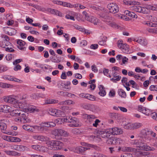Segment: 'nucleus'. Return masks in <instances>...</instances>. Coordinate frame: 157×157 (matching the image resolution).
I'll return each mask as SVG.
<instances>
[{"instance_id": "obj_43", "label": "nucleus", "mask_w": 157, "mask_h": 157, "mask_svg": "<svg viewBox=\"0 0 157 157\" xmlns=\"http://www.w3.org/2000/svg\"><path fill=\"white\" fill-rule=\"evenodd\" d=\"M56 109H51L49 110L48 113L52 116H55L56 113Z\"/></svg>"}, {"instance_id": "obj_23", "label": "nucleus", "mask_w": 157, "mask_h": 157, "mask_svg": "<svg viewBox=\"0 0 157 157\" xmlns=\"http://www.w3.org/2000/svg\"><path fill=\"white\" fill-rule=\"evenodd\" d=\"M136 42L143 46H146L147 44V40L145 39H142L141 38H138L136 40Z\"/></svg>"}, {"instance_id": "obj_64", "label": "nucleus", "mask_w": 157, "mask_h": 157, "mask_svg": "<svg viewBox=\"0 0 157 157\" xmlns=\"http://www.w3.org/2000/svg\"><path fill=\"white\" fill-rule=\"evenodd\" d=\"M39 96V94H34L31 95V97L32 99L36 100L38 99Z\"/></svg>"}, {"instance_id": "obj_31", "label": "nucleus", "mask_w": 157, "mask_h": 157, "mask_svg": "<svg viewBox=\"0 0 157 157\" xmlns=\"http://www.w3.org/2000/svg\"><path fill=\"white\" fill-rule=\"evenodd\" d=\"M121 49L124 53H128L129 52L128 45L126 44H124Z\"/></svg>"}, {"instance_id": "obj_59", "label": "nucleus", "mask_w": 157, "mask_h": 157, "mask_svg": "<svg viewBox=\"0 0 157 157\" xmlns=\"http://www.w3.org/2000/svg\"><path fill=\"white\" fill-rule=\"evenodd\" d=\"M63 6L64 7H67L69 8H72V5L70 3L63 2Z\"/></svg>"}, {"instance_id": "obj_29", "label": "nucleus", "mask_w": 157, "mask_h": 157, "mask_svg": "<svg viewBox=\"0 0 157 157\" xmlns=\"http://www.w3.org/2000/svg\"><path fill=\"white\" fill-rule=\"evenodd\" d=\"M0 87L3 88H12L13 87V86L12 85L9 84L0 82Z\"/></svg>"}, {"instance_id": "obj_22", "label": "nucleus", "mask_w": 157, "mask_h": 157, "mask_svg": "<svg viewBox=\"0 0 157 157\" xmlns=\"http://www.w3.org/2000/svg\"><path fill=\"white\" fill-rule=\"evenodd\" d=\"M142 7L139 6H133L130 7L131 10L140 13L141 12Z\"/></svg>"}, {"instance_id": "obj_18", "label": "nucleus", "mask_w": 157, "mask_h": 157, "mask_svg": "<svg viewBox=\"0 0 157 157\" xmlns=\"http://www.w3.org/2000/svg\"><path fill=\"white\" fill-rule=\"evenodd\" d=\"M141 139V140H132L131 144L133 145H137V147L139 148V147L142 145L144 143Z\"/></svg>"}, {"instance_id": "obj_45", "label": "nucleus", "mask_w": 157, "mask_h": 157, "mask_svg": "<svg viewBox=\"0 0 157 157\" xmlns=\"http://www.w3.org/2000/svg\"><path fill=\"white\" fill-rule=\"evenodd\" d=\"M21 121L23 122L24 123L30 122L31 121V120L27 116L25 117H24L23 118H21Z\"/></svg>"}, {"instance_id": "obj_26", "label": "nucleus", "mask_w": 157, "mask_h": 157, "mask_svg": "<svg viewBox=\"0 0 157 157\" xmlns=\"http://www.w3.org/2000/svg\"><path fill=\"white\" fill-rule=\"evenodd\" d=\"M69 118L67 117L63 118H58L55 121V122L57 123L58 124H61V122L62 121H63L64 122H68V121L69 120Z\"/></svg>"}, {"instance_id": "obj_10", "label": "nucleus", "mask_w": 157, "mask_h": 157, "mask_svg": "<svg viewBox=\"0 0 157 157\" xmlns=\"http://www.w3.org/2000/svg\"><path fill=\"white\" fill-rule=\"evenodd\" d=\"M7 125L6 124L0 121V129L2 132L4 133L10 134L9 132L6 131Z\"/></svg>"}, {"instance_id": "obj_17", "label": "nucleus", "mask_w": 157, "mask_h": 157, "mask_svg": "<svg viewBox=\"0 0 157 157\" xmlns=\"http://www.w3.org/2000/svg\"><path fill=\"white\" fill-rule=\"evenodd\" d=\"M98 88L99 90V92L98 94L101 96L104 97L106 94V92L105 90V88L103 85H100L98 86Z\"/></svg>"}, {"instance_id": "obj_47", "label": "nucleus", "mask_w": 157, "mask_h": 157, "mask_svg": "<svg viewBox=\"0 0 157 157\" xmlns=\"http://www.w3.org/2000/svg\"><path fill=\"white\" fill-rule=\"evenodd\" d=\"M128 79L127 78L125 77H123L122 78L121 80V82L122 83H125V85L127 86H130V84H129V83L127 82Z\"/></svg>"}, {"instance_id": "obj_8", "label": "nucleus", "mask_w": 157, "mask_h": 157, "mask_svg": "<svg viewBox=\"0 0 157 157\" xmlns=\"http://www.w3.org/2000/svg\"><path fill=\"white\" fill-rule=\"evenodd\" d=\"M118 149L119 151L121 150L123 151L133 152L134 153H135L137 151L136 148L127 147H119Z\"/></svg>"}, {"instance_id": "obj_40", "label": "nucleus", "mask_w": 157, "mask_h": 157, "mask_svg": "<svg viewBox=\"0 0 157 157\" xmlns=\"http://www.w3.org/2000/svg\"><path fill=\"white\" fill-rule=\"evenodd\" d=\"M143 126V124L140 123H133V129H136L141 127Z\"/></svg>"}, {"instance_id": "obj_62", "label": "nucleus", "mask_w": 157, "mask_h": 157, "mask_svg": "<svg viewBox=\"0 0 157 157\" xmlns=\"http://www.w3.org/2000/svg\"><path fill=\"white\" fill-rule=\"evenodd\" d=\"M52 157H65L64 155H60L59 154V152H56L54 153Z\"/></svg>"}, {"instance_id": "obj_14", "label": "nucleus", "mask_w": 157, "mask_h": 157, "mask_svg": "<svg viewBox=\"0 0 157 157\" xmlns=\"http://www.w3.org/2000/svg\"><path fill=\"white\" fill-rule=\"evenodd\" d=\"M86 20L93 23L95 25H97L99 21V20L97 18L91 16L88 17L86 18Z\"/></svg>"}, {"instance_id": "obj_51", "label": "nucleus", "mask_w": 157, "mask_h": 157, "mask_svg": "<svg viewBox=\"0 0 157 157\" xmlns=\"http://www.w3.org/2000/svg\"><path fill=\"white\" fill-rule=\"evenodd\" d=\"M32 148L34 150L37 151H40V146L38 145H34L31 146Z\"/></svg>"}, {"instance_id": "obj_9", "label": "nucleus", "mask_w": 157, "mask_h": 157, "mask_svg": "<svg viewBox=\"0 0 157 157\" xmlns=\"http://www.w3.org/2000/svg\"><path fill=\"white\" fill-rule=\"evenodd\" d=\"M3 100L5 102L10 103H15L17 102V100L13 98L11 95L5 96Z\"/></svg>"}, {"instance_id": "obj_16", "label": "nucleus", "mask_w": 157, "mask_h": 157, "mask_svg": "<svg viewBox=\"0 0 157 157\" xmlns=\"http://www.w3.org/2000/svg\"><path fill=\"white\" fill-rule=\"evenodd\" d=\"M2 78L5 79H7L9 80L14 81L16 82H19L20 80L15 78L13 76L9 75H5L2 76Z\"/></svg>"}, {"instance_id": "obj_6", "label": "nucleus", "mask_w": 157, "mask_h": 157, "mask_svg": "<svg viewBox=\"0 0 157 157\" xmlns=\"http://www.w3.org/2000/svg\"><path fill=\"white\" fill-rule=\"evenodd\" d=\"M33 138L36 140H38L42 142H45L48 140L49 138L47 136L43 135H36L32 136Z\"/></svg>"}, {"instance_id": "obj_54", "label": "nucleus", "mask_w": 157, "mask_h": 157, "mask_svg": "<svg viewBox=\"0 0 157 157\" xmlns=\"http://www.w3.org/2000/svg\"><path fill=\"white\" fill-rule=\"evenodd\" d=\"M151 91H157V85H151L149 88Z\"/></svg>"}, {"instance_id": "obj_53", "label": "nucleus", "mask_w": 157, "mask_h": 157, "mask_svg": "<svg viewBox=\"0 0 157 157\" xmlns=\"http://www.w3.org/2000/svg\"><path fill=\"white\" fill-rule=\"evenodd\" d=\"M122 40H119L117 42V45L118 47L121 49L124 44L122 43Z\"/></svg>"}, {"instance_id": "obj_46", "label": "nucleus", "mask_w": 157, "mask_h": 157, "mask_svg": "<svg viewBox=\"0 0 157 157\" xmlns=\"http://www.w3.org/2000/svg\"><path fill=\"white\" fill-rule=\"evenodd\" d=\"M40 124L41 125V126H42L43 128H44V131H46L47 130V128H48V122H42Z\"/></svg>"}, {"instance_id": "obj_35", "label": "nucleus", "mask_w": 157, "mask_h": 157, "mask_svg": "<svg viewBox=\"0 0 157 157\" xmlns=\"http://www.w3.org/2000/svg\"><path fill=\"white\" fill-rule=\"evenodd\" d=\"M56 113L55 116L56 117H61L64 116V113L62 111L60 110L56 109Z\"/></svg>"}, {"instance_id": "obj_21", "label": "nucleus", "mask_w": 157, "mask_h": 157, "mask_svg": "<svg viewBox=\"0 0 157 157\" xmlns=\"http://www.w3.org/2000/svg\"><path fill=\"white\" fill-rule=\"evenodd\" d=\"M108 130V129L107 131H101L100 133L101 137L103 138H108L110 136L109 134H110Z\"/></svg>"}, {"instance_id": "obj_42", "label": "nucleus", "mask_w": 157, "mask_h": 157, "mask_svg": "<svg viewBox=\"0 0 157 157\" xmlns=\"http://www.w3.org/2000/svg\"><path fill=\"white\" fill-rule=\"evenodd\" d=\"M5 139L8 141L15 142V137L7 136H6V138Z\"/></svg>"}, {"instance_id": "obj_32", "label": "nucleus", "mask_w": 157, "mask_h": 157, "mask_svg": "<svg viewBox=\"0 0 157 157\" xmlns=\"http://www.w3.org/2000/svg\"><path fill=\"white\" fill-rule=\"evenodd\" d=\"M76 149L78 151V152L79 153H82L88 149V148L87 147L80 146L77 147L76 148Z\"/></svg>"}, {"instance_id": "obj_30", "label": "nucleus", "mask_w": 157, "mask_h": 157, "mask_svg": "<svg viewBox=\"0 0 157 157\" xmlns=\"http://www.w3.org/2000/svg\"><path fill=\"white\" fill-rule=\"evenodd\" d=\"M58 100L54 99H48L45 101V104H55L58 103Z\"/></svg>"}, {"instance_id": "obj_19", "label": "nucleus", "mask_w": 157, "mask_h": 157, "mask_svg": "<svg viewBox=\"0 0 157 157\" xmlns=\"http://www.w3.org/2000/svg\"><path fill=\"white\" fill-rule=\"evenodd\" d=\"M107 24L112 28L117 29H121L120 26L117 25L115 22L111 21L110 20L108 21Z\"/></svg>"}, {"instance_id": "obj_55", "label": "nucleus", "mask_w": 157, "mask_h": 157, "mask_svg": "<svg viewBox=\"0 0 157 157\" xmlns=\"http://www.w3.org/2000/svg\"><path fill=\"white\" fill-rule=\"evenodd\" d=\"M145 24H146L148 26L151 27H156L157 26V23L156 24H155L151 22H147Z\"/></svg>"}, {"instance_id": "obj_20", "label": "nucleus", "mask_w": 157, "mask_h": 157, "mask_svg": "<svg viewBox=\"0 0 157 157\" xmlns=\"http://www.w3.org/2000/svg\"><path fill=\"white\" fill-rule=\"evenodd\" d=\"M65 18L68 19H71L74 21H75L73 12L72 11H68L67 12L65 16Z\"/></svg>"}, {"instance_id": "obj_48", "label": "nucleus", "mask_w": 157, "mask_h": 157, "mask_svg": "<svg viewBox=\"0 0 157 157\" xmlns=\"http://www.w3.org/2000/svg\"><path fill=\"white\" fill-rule=\"evenodd\" d=\"M8 69V68L6 66L0 65V73L5 71H7Z\"/></svg>"}, {"instance_id": "obj_61", "label": "nucleus", "mask_w": 157, "mask_h": 157, "mask_svg": "<svg viewBox=\"0 0 157 157\" xmlns=\"http://www.w3.org/2000/svg\"><path fill=\"white\" fill-rule=\"evenodd\" d=\"M113 144H118V138L112 137Z\"/></svg>"}, {"instance_id": "obj_4", "label": "nucleus", "mask_w": 157, "mask_h": 157, "mask_svg": "<svg viewBox=\"0 0 157 157\" xmlns=\"http://www.w3.org/2000/svg\"><path fill=\"white\" fill-rule=\"evenodd\" d=\"M108 131L109 133L113 135L121 134L123 132V130L120 128L114 127L108 129Z\"/></svg>"}, {"instance_id": "obj_11", "label": "nucleus", "mask_w": 157, "mask_h": 157, "mask_svg": "<svg viewBox=\"0 0 157 157\" xmlns=\"http://www.w3.org/2000/svg\"><path fill=\"white\" fill-rule=\"evenodd\" d=\"M144 142V144L139 147V149L146 151H154L155 150V148L153 147H151L147 145L146 144H144L145 142Z\"/></svg>"}, {"instance_id": "obj_63", "label": "nucleus", "mask_w": 157, "mask_h": 157, "mask_svg": "<svg viewBox=\"0 0 157 157\" xmlns=\"http://www.w3.org/2000/svg\"><path fill=\"white\" fill-rule=\"evenodd\" d=\"M89 106L90 110L93 112H95L97 109V107L93 105H89Z\"/></svg>"}, {"instance_id": "obj_13", "label": "nucleus", "mask_w": 157, "mask_h": 157, "mask_svg": "<svg viewBox=\"0 0 157 157\" xmlns=\"http://www.w3.org/2000/svg\"><path fill=\"white\" fill-rule=\"evenodd\" d=\"M112 74L113 78H111L110 80L114 82H116L117 81L120 80L121 78V76L117 75V73L116 72H113Z\"/></svg>"}, {"instance_id": "obj_52", "label": "nucleus", "mask_w": 157, "mask_h": 157, "mask_svg": "<svg viewBox=\"0 0 157 157\" xmlns=\"http://www.w3.org/2000/svg\"><path fill=\"white\" fill-rule=\"evenodd\" d=\"M17 44L18 46H24L25 44V42L21 40H18L17 41Z\"/></svg>"}, {"instance_id": "obj_24", "label": "nucleus", "mask_w": 157, "mask_h": 157, "mask_svg": "<svg viewBox=\"0 0 157 157\" xmlns=\"http://www.w3.org/2000/svg\"><path fill=\"white\" fill-rule=\"evenodd\" d=\"M119 95L123 98H125L126 97V94L125 91L123 89H119L118 91Z\"/></svg>"}, {"instance_id": "obj_1", "label": "nucleus", "mask_w": 157, "mask_h": 157, "mask_svg": "<svg viewBox=\"0 0 157 157\" xmlns=\"http://www.w3.org/2000/svg\"><path fill=\"white\" fill-rule=\"evenodd\" d=\"M150 130L148 128H145L142 129L140 131V136L142 138L143 141L146 143H149L151 140V138L150 136Z\"/></svg>"}, {"instance_id": "obj_28", "label": "nucleus", "mask_w": 157, "mask_h": 157, "mask_svg": "<svg viewBox=\"0 0 157 157\" xmlns=\"http://www.w3.org/2000/svg\"><path fill=\"white\" fill-rule=\"evenodd\" d=\"M34 129L40 132H43L44 131V128L41 126L40 124H39V126L35 125L33 127Z\"/></svg>"}, {"instance_id": "obj_39", "label": "nucleus", "mask_w": 157, "mask_h": 157, "mask_svg": "<svg viewBox=\"0 0 157 157\" xmlns=\"http://www.w3.org/2000/svg\"><path fill=\"white\" fill-rule=\"evenodd\" d=\"M133 123H128L124 126V128L126 129H133Z\"/></svg>"}, {"instance_id": "obj_37", "label": "nucleus", "mask_w": 157, "mask_h": 157, "mask_svg": "<svg viewBox=\"0 0 157 157\" xmlns=\"http://www.w3.org/2000/svg\"><path fill=\"white\" fill-rule=\"evenodd\" d=\"M69 120L68 121V122L70 123H75V122H79L78 119L77 118L74 117H68Z\"/></svg>"}, {"instance_id": "obj_25", "label": "nucleus", "mask_w": 157, "mask_h": 157, "mask_svg": "<svg viewBox=\"0 0 157 157\" xmlns=\"http://www.w3.org/2000/svg\"><path fill=\"white\" fill-rule=\"evenodd\" d=\"M69 118L67 117L63 118H58L55 121V122L57 123L58 124H61V122L62 121H63L64 122H68V121L69 120Z\"/></svg>"}, {"instance_id": "obj_58", "label": "nucleus", "mask_w": 157, "mask_h": 157, "mask_svg": "<svg viewBox=\"0 0 157 157\" xmlns=\"http://www.w3.org/2000/svg\"><path fill=\"white\" fill-rule=\"evenodd\" d=\"M87 99L91 101H94L95 99V98L94 96L88 94Z\"/></svg>"}, {"instance_id": "obj_7", "label": "nucleus", "mask_w": 157, "mask_h": 157, "mask_svg": "<svg viewBox=\"0 0 157 157\" xmlns=\"http://www.w3.org/2000/svg\"><path fill=\"white\" fill-rule=\"evenodd\" d=\"M99 16L101 18V20L106 22V23H108V21L111 20V17L105 13H101L99 14Z\"/></svg>"}, {"instance_id": "obj_36", "label": "nucleus", "mask_w": 157, "mask_h": 157, "mask_svg": "<svg viewBox=\"0 0 157 157\" xmlns=\"http://www.w3.org/2000/svg\"><path fill=\"white\" fill-rule=\"evenodd\" d=\"M28 109L31 112H38L39 111V109L35 106L29 107L28 108Z\"/></svg>"}, {"instance_id": "obj_2", "label": "nucleus", "mask_w": 157, "mask_h": 157, "mask_svg": "<svg viewBox=\"0 0 157 157\" xmlns=\"http://www.w3.org/2000/svg\"><path fill=\"white\" fill-rule=\"evenodd\" d=\"M49 144L53 150H60L63 146V144L62 142L56 140L50 141Z\"/></svg>"}, {"instance_id": "obj_27", "label": "nucleus", "mask_w": 157, "mask_h": 157, "mask_svg": "<svg viewBox=\"0 0 157 157\" xmlns=\"http://www.w3.org/2000/svg\"><path fill=\"white\" fill-rule=\"evenodd\" d=\"M71 84V82L70 81H67L65 83L62 82L61 83L60 85L62 86V88L63 89V90L65 91V89H68L69 88L67 87Z\"/></svg>"}, {"instance_id": "obj_50", "label": "nucleus", "mask_w": 157, "mask_h": 157, "mask_svg": "<svg viewBox=\"0 0 157 157\" xmlns=\"http://www.w3.org/2000/svg\"><path fill=\"white\" fill-rule=\"evenodd\" d=\"M27 148V147L24 146L18 145V149L17 151H23Z\"/></svg>"}, {"instance_id": "obj_34", "label": "nucleus", "mask_w": 157, "mask_h": 157, "mask_svg": "<svg viewBox=\"0 0 157 157\" xmlns=\"http://www.w3.org/2000/svg\"><path fill=\"white\" fill-rule=\"evenodd\" d=\"M3 112L6 113L10 112H10L11 111L10 110V107L6 105H3Z\"/></svg>"}, {"instance_id": "obj_33", "label": "nucleus", "mask_w": 157, "mask_h": 157, "mask_svg": "<svg viewBox=\"0 0 157 157\" xmlns=\"http://www.w3.org/2000/svg\"><path fill=\"white\" fill-rule=\"evenodd\" d=\"M107 38L105 36L103 37L98 42V44L101 45H106V42L107 41Z\"/></svg>"}, {"instance_id": "obj_38", "label": "nucleus", "mask_w": 157, "mask_h": 157, "mask_svg": "<svg viewBox=\"0 0 157 157\" xmlns=\"http://www.w3.org/2000/svg\"><path fill=\"white\" fill-rule=\"evenodd\" d=\"M99 138L96 136H90L88 137V140L91 141H96L98 140Z\"/></svg>"}, {"instance_id": "obj_44", "label": "nucleus", "mask_w": 157, "mask_h": 157, "mask_svg": "<svg viewBox=\"0 0 157 157\" xmlns=\"http://www.w3.org/2000/svg\"><path fill=\"white\" fill-rule=\"evenodd\" d=\"M109 69H107L105 68L103 69V72L104 74L109 78H111V76L109 74Z\"/></svg>"}, {"instance_id": "obj_41", "label": "nucleus", "mask_w": 157, "mask_h": 157, "mask_svg": "<svg viewBox=\"0 0 157 157\" xmlns=\"http://www.w3.org/2000/svg\"><path fill=\"white\" fill-rule=\"evenodd\" d=\"M22 127L24 129L26 130L31 131L32 132L33 131V129L32 128L31 126L27 124L24 125Z\"/></svg>"}, {"instance_id": "obj_56", "label": "nucleus", "mask_w": 157, "mask_h": 157, "mask_svg": "<svg viewBox=\"0 0 157 157\" xmlns=\"http://www.w3.org/2000/svg\"><path fill=\"white\" fill-rule=\"evenodd\" d=\"M79 122H75V123H71L68 124V126L71 127H77L79 126Z\"/></svg>"}, {"instance_id": "obj_12", "label": "nucleus", "mask_w": 157, "mask_h": 157, "mask_svg": "<svg viewBox=\"0 0 157 157\" xmlns=\"http://www.w3.org/2000/svg\"><path fill=\"white\" fill-rule=\"evenodd\" d=\"M47 11L51 14L56 15L62 17L63 16L62 13L56 10L48 8L47 9Z\"/></svg>"}, {"instance_id": "obj_49", "label": "nucleus", "mask_w": 157, "mask_h": 157, "mask_svg": "<svg viewBox=\"0 0 157 157\" xmlns=\"http://www.w3.org/2000/svg\"><path fill=\"white\" fill-rule=\"evenodd\" d=\"M151 110L146 108L143 113L146 116H148L150 114H151Z\"/></svg>"}, {"instance_id": "obj_15", "label": "nucleus", "mask_w": 157, "mask_h": 157, "mask_svg": "<svg viewBox=\"0 0 157 157\" xmlns=\"http://www.w3.org/2000/svg\"><path fill=\"white\" fill-rule=\"evenodd\" d=\"M21 112H23L21 110L19 109H15L11 110L10 114L12 116L18 117L21 114Z\"/></svg>"}, {"instance_id": "obj_60", "label": "nucleus", "mask_w": 157, "mask_h": 157, "mask_svg": "<svg viewBox=\"0 0 157 157\" xmlns=\"http://www.w3.org/2000/svg\"><path fill=\"white\" fill-rule=\"evenodd\" d=\"M14 104L13 106L16 108H22L23 107V106L20 105V104H21V102H19L18 103L17 102Z\"/></svg>"}, {"instance_id": "obj_3", "label": "nucleus", "mask_w": 157, "mask_h": 157, "mask_svg": "<svg viewBox=\"0 0 157 157\" xmlns=\"http://www.w3.org/2000/svg\"><path fill=\"white\" fill-rule=\"evenodd\" d=\"M107 7L110 13H115L119 11V7L116 3H111L109 4Z\"/></svg>"}, {"instance_id": "obj_57", "label": "nucleus", "mask_w": 157, "mask_h": 157, "mask_svg": "<svg viewBox=\"0 0 157 157\" xmlns=\"http://www.w3.org/2000/svg\"><path fill=\"white\" fill-rule=\"evenodd\" d=\"M151 116L153 119L157 121V114L155 112L151 113Z\"/></svg>"}, {"instance_id": "obj_5", "label": "nucleus", "mask_w": 157, "mask_h": 157, "mask_svg": "<svg viewBox=\"0 0 157 157\" xmlns=\"http://www.w3.org/2000/svg\"><path fill=\"white\" fill-rule=\"evenodd\" d=\"M53 134L56 136H66L67 135V132L61 129H55L53 131Z\"/></svg>"}]
</instances>
